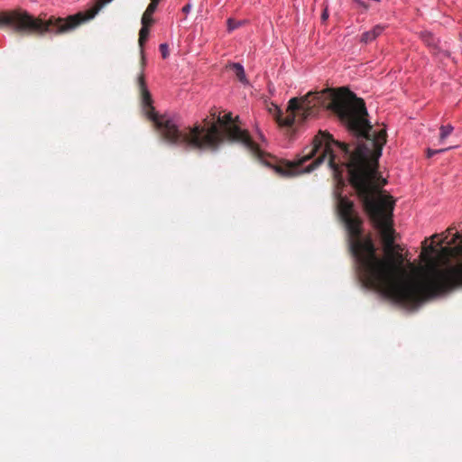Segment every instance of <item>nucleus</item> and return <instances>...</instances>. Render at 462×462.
<instances>
[{
    "mask_svg": "<svg viewBox=\"0 0 462 462\" xmlns=\"http://www.w3.org/2000/svg\"><path fill=\"white\" fill-rule=\"evenodd\" d=\"M150 27H146V25H142V28L139 32V46L141 48V56H142V61L143 64H144V51H143V45L145 42L148 39L149 33H150Z\"/></svg>",
    "mask_w": 462,
    "mask_h": 462,
    "instance_id": "obj_5",
    "label": "nucleus"
},
{
    "mask_svg": "<svg viewBox=\"0 0 462 462\" xmlns=\"http://www.w3.org/2000/svg\"><path fill=\"white\" fill-rule=\"evenodd\" d=\"M190 9H191V5L189 4H187L182 7V12L185 14H188V13H189Z\"/></svg>",
    "mask_w": 462,
    "mask_h": 462,
    "instance_id": "obj_16",
    "label": "nucleus"
},
{
    "mask_svg": "<svg viewBox=\"0 0 462 462\" xmlns=\"http://www.w3.org/2000/svg\"><path fill=\"white\" fill-rule=\"evenodd\" d=\"M320 108L337 115L356 140L338 142L329 133L319 130L300 159L286 162L275 170L284 177L295 176L311 171L328 158V166L338 186L345 185L346 172L365 212L379 232L384 253L383 257L377 255L371 236H363V220L354 203L346 197L339 196L338 215L347 232L349 250L365 285L409 310H415L426 300L462 285V261L456 265L448 263L445 266L439 265L433 259L437 250L432 244L427 245V239L422 243L421 256L427 262L423 277L412 280L406 276L402 268L403 247L395 243L399 236L393 220L395 201L382 189L387 181L378 171V159L386 142V132L382 129L376 134H371L373 127L367 120L368 114L362 98L345 88L337 92L329 88L310 91L289 101L285 117L273 105L274 118L279 125L291 127L296 121L302 123L316 116ZM453 229L455 227H449L446 231L439 245H455L462 252V236L458 232L448 241Z\"/></svg>",
    "mask_w": 462,
    "mask_h": 462,
    "instance_id": "obj_1",
    "label": "nucleus"
},
{
    "mask_svg": "<svg viewBox=\"0 0 462 462\" xmlns=\"http://www.w3.org/2000/svg\"><path fill=\"white\" fill-rule=\"evenodd\" d=\"M232 69L236 73L238 80L243 84H247V79L245 77L244 67L240 63H233L231 65Z\"/></svg>",
    "mask_w": 462,
    "mask_h": 462,
    "instance_id": "obj_6",
    "label": "nucleus"
},
{
    "mask_svg": "<svg viewBox=\"0 0 462 462\" xmlns=\"http://www.w3.org/2000/svg\"><path fill=\"white\" fill-rule=\"evenodd\" d=\"M138 86L144 115L154 123L167 143L184 148L216 150L225 140H228L242 143L254 156L263 159L264 152L248 132L235 124L231 113L223 117L218 116L217 122L205 119L204 125L182 127L178 116H159L155 112L143 74L138 78Z\"/></svg>",
    "mask_w": 462,
    "mask_h": 462,
    "instance_id": "obj_2",
    "label": "nucleus"
},
{
    "mask_svg": "<svg viewBox=\"0 0 462 462\" xmlns=\"http://www.w3.org/2000/svg\"><path fill=\"white\" fill-rule=\"evenodd\" d=\"M111 1L97 0L95 10L89 11L88 14L78 13L67 18L51 16L48 20L34 17L22 8L0 11V28H10L20 34L66 33L74 30L82 23L94 18L97 12ZM160 1L151 0L150 4L158 6Z\"/></svg>",
    "mask_w": 462,
    "mask_h": 462,
    "instance_id": "obj_3",
    "label": "nucleus"
},
{
    "mask_svg": "<svg viewBox=\"0 0 462 462\" xmlns=\"http://www.w3.org/2000/svg\"><path fill=\"white\" fill-rule=\"evenodd\" d=\"M142 25H146V27H150L154 23L152 16H146V14L143 13L141 20Z\"/></svg>",
    "mask_w": 462,
    "mask_h": 462,
    "instance_id": "obj_10",
    "label": "nucleus"
},
{
    "mask_svg": "<svg viewBox=\"0 0 462 462\" xmlns=\"http://www.w3.org/2000/svg\"><path fill=\"white\" fill-rule=\"evenodd\" d=\"M438 236H439V235H438V234H435V235H433L430 238H431L432 240H434V239H435V238H437Z\"/></svg>",
    "mask_w": 462,
    "mask_h": 462,
    "instance_id": "obj_17",
    "label": "nucleus"
},
{
    "mask_svg": "<svg viewBox=\"0 0 462 462\" xmlns=\"http://www.w3.org/2000/svg\"><path fill=\"white\" fill-rule=\"evenodd\" d=\"M384 29V25L377 24L374 26L371 30L362 33L360 42L365 44L374 42L378 36H380L383 32Z\"/></svg>",
    "mask_w": 462,
    "mask_h": 462,
    "instance_id": "obj_4",
    "label": "nucleus"
},
{
    "mask_svg": "<svg viewBox=\"0 0 462 462\" xmlns=\"http://www.w3.org/2000/svg\"><path fill=\"white\" fill-rule=\"evenodd\" d=\"M450 148H451V147H449V148H444V149H438V150H433V149L429 148V149L427 150V157H428V158H430V157H432L433 155H435V154H439V153H442V152H446V151L449 150Z\"/></svg>",
    "mask_w": 462,
    "mask_h": 462,
    "instance_id": "obj_11",
    "label": "nucleus"
},
{
    "mask_svg": "<svg viewBox=\"0 0 462 462\" xmlns=\"http://www.w3.org/2000/svg\"><path fill=\"white\" fill-rule=\"evenodd\" d=\"M157 9L156 5L149 4L146 10L144 11V14H146V16H152V14L155 13Z\"/></svg>",
    "mask_w": 462,
    "mask_h": 462,
    "instance_id": "obj_14",
    "label": "nucleus"
},
{
    "mask_svg": "<svg viewBox=\"0 0 462 462\" xmlns=\"http://www.w3.org/2000/svg\"><path fill=\"white\" fill-rule=\"evenodd\" d=\"M160 51L162 53V57L163 59H166L168 58L169 56V47H168V44L167 43H162L160 44Z\"/></svg>",
    "mask_w": 462,
    "mask_h": 462,
    "instance_id": "obj_12",
    "label": "nucleus"
},
{
    "mask_svg": "<svg viewBox=\"0 0 462 462\" xmlns=\"http://www.w3.org/2000/svg\"><path fill=\"white\" fill-rule=\"evenodd\" d=\"M453 126L451 125H441L439 127V131H440V134H439V139L440 141H443L444 139H446L453 131Z\"/></svg>",
    "mask_w": 462,
    "mask_h": 462,
    "instance_id": "obj_9",
    "label": "nucleus"
},
{
    "mask_svg": "<svg viewBox=\"0 0 462 462\" xmlns=\"http://www.w3.org/2000/svg\"><path fill=\"white\" fill-rule=\"evenodd\" d=\"M420 38L428 46L434 47V48L437 47L438 41L435 39V37L430 32H422L420 34Z\"/></svg>",
    "mask_w": 462,
    "mask_h": 462,
    "instance_id": "obj_7",
    "label": "nucleus"
},
{
    "mask_svg": "<svg viewBox=\"0 0 462 462\" xmlns=\"http://www.w3.org/2000/svg\"><path fill=\"white\" fill-rule=\"evenodd\" d=\"M373 2H379V0H368V2H365L363 0H353V3L356 7L362 8V12H365L367 9L372 7Z\"/></svg>",
    "mask_w": 462,
    "mask_h": 462,
    "instance_id": "obj_8",
    "label": "nucleus"
},
{
    "mask_svg": "<svg viewBox=\"0 0 462 462\" xmlns=\"http://www.w3.org/2000/svg\"><path fill=\"white\" fill-rule=\"evenodd\" d=\"M328 8L326 7L321 14V21L326 22L328 19Z\"/></svg>",
    "mask_w": 462,
    "mask_h": 462,
    "instance_id": "obj_15",
    "label": "nucleus"
},
{
    "mask_svg": "<svg viewBox=\"0 0 462 462\" xmlns=\"http://www.w3.org/2000/svg\"><path fill=\"white\" fill-rule=\"evenodd\" d=\"M238 26H239V23L236 22V20H234L232 18H229L227 20V29H228V31H233V30L236 29Z\"/></svg>",
    "mask_w": 462,
    "mask_h": 462,
    "instance_id": "obj_13",
    "label": "nucleus"
}]
</instances>
